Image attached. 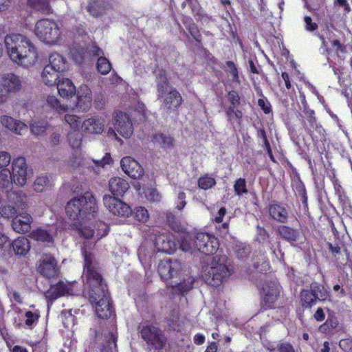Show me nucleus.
I'll return each mask as SVG.
<instances>
[{"label": "nucleus", "instance_id": "20", "mask_svg": "<svg viewBox=\"0 0 352 352\" xmlns=\"http://www.w3.org/2000/svg\"><path fill=\"white\" fill-rule=\"evenodd\" d=\"M76 92L77 95L76 106L82 111L87 110L91 107L92 102L91 89L86 85H82Z\"/></svg>", "mask_w": 352, "mask_h": 352}, {"label": "nucleus", "instance_id": "50", "mask_svg": "<svg viewBox=\"0 0 352 352\" xmlns=\"http://www.w3.org/2000/svg\"><path fill=\"white\" fill-rule=\"evenodd\" d=\"M10 162V154L7 151H0V170L6 169Z\"/></svg>", "mask_w": 352, "mask_h": 352}, {"label": "nucleus", "instance_id": "2", "mask_svg": "<svg viewBox=\"0 0 352 352\" xmlns=\"http://www.w3.org/2000/svg\"><path fill=\"white\" fill-rule=\"evenodd\" d=\"M4 44L10 58L18 65L29 68L36 63V48L25 36L10 34L5 36Z\"/></svg>", "mask_w": 352, "mask_h": 352}, {"label": "nucleus", "instance_id": "31", "mask_svg": "<svg viewBox=\"0 0 352 352\" xmlns=\"http://www.w3.org/2000/svg\"><path fill=\"white\" fill-rule=\"evenodd\" d=\"M278 232L283 239L290 242L296 241L298 237L297 230L285 226H279L278 228Z\"/></svg>", "mask_w": 352, "mask_h": 352}, {"label": "nucleus", "instance_id": "58", "mask_svg": "<svg viewBox=\"0 0 352 352\" xmlns=\"http://www.w3.org/2000/svg\"><path fill=\"white\" fill-rule=\"evenodd\" d=\"M258 104L265 113H269L271 111V106L266 98H261L258 100Z\"/></svg>", "mask_w": 352, "mask_h": 352}, {"label": "nucleus", "instance_id": "61", "mask_svg": "<svg viewBox=\"0 0 352 352\" xmlns=\"http://www.w3.org/2000/svg\"><path fill=\"white\" fill-rule=\"evenodd\" d=\"M302 298L307 303H311L316 300V298L313 294V292L310 290H305L302 293Z\"/></svg>", "mask_w": 352, "mask_h": 352}, {"label": "nucleus", "instance_id": "16", "mask_svg": "<svg viewBox=\"0 0 352 352\" xmlns=\"http://www.w3.org/2000/svg\"><path fill=\"white\" fill-rule=\"evenodd\" d=\"M120 166L124 173L133 179H138L144 175V169L131 157H124L120 161Z\"/></svg>", "mask_w": 352, "mask_h": 352}, {"label": "nucleus", "instance_id": "62", "mask_svg": "<svg viewBox=\"0 0 352 352\" xmlns=\"http://www.w3.org/2000/svg\"><path fill=\"white\" fill-rule=\"evenodd\" d=\"M98 229L97 230L96 234V236L98 239L102 238V236L107 234V226L104 223L100 222L98 224Z\"/></svg>", "mask_w": 352, "mask_h": 352}, {"label": "nucleus", "instance_id": "27", "mask_svg": "<svg viewBox=\"0 0 352 352\" xmlns=\"http://www.w3.org/2000/svg\"><path fill=\"white\" fill-rule=\"evenodd\" d=\"M58 74L59 72L47 65L41 73L42 80L46 85L52 86L56 84Z\"/></svg>", "mask_w": 352, "mask_h": 352}, {"label": "nucleus", "instance_id": "17", "mask_svg": "<svg viewBox=\"0 0 352 352\" xmlns=\"http://www.w3.org/2000/svg\"><path fill=\"white\" fill-rule=\"evenodd\" d=\"M181 263L177 261H170L164 259L160 262L158 265V272L164 280H168L176 276L180 272Z\"/></svg>", "mask_w": 352, "mask_h": 352}, {"label": "nucleus", "instance_id": "64", "mask_svg": "<svg viewBox=\"0 0 352 352\" xmlns=\"http://www.w3.org/2000/svg\"><path fill=\"white\" fill-rule=\"evenodd\" d=\"M279 352H294V347L289 343H282L278 346Z\"/></svg>", "mask_w": 352, "mask_h": 352}, {"label": "nucleus", "instance_id": "42", "mask_svg": "<svg viewBox=\"0 0 352 352\" xmlns=\"http://www.w3.org/2000/svg\"><path fill=\"white\" fill-rule=\"evenodd\" d=\"M106 341L108 344L107 347H104L102 352H116V337L112 333H108L106 337Z\"/></svg>", "mask_w": 352, "mask_h": 352}, {"label": "nucleus", "instance_id": "60", "mask_svg": "<svg viewBox=\"0 0 352 352\" xmlns=\"http://www.w3.org/2000/svg\"><path fill=\"white\" fill-rule=\"evenodd\" d=\"M111 161V157L109 153H106L105 155L100 160H94V162L98 166H104L106 164H109Z\"/></svg>", "mask_w": 352, "mask_h": 352}, {"label": "nucleus", "instance_id": "59", "mask_svg": "<svg viewBox=\"0 0 352 352\" xmlns=\"http://www.w3.org/2000/svg\"><path fill=\"white\" fill-rule=\"evenodd\" d=\"M62 316L64 317L63 324L66 327H69L74 322V316L69 311L68 314L62 312Z\"/></svg>", "mask_w": 352, "mask_h": 352}, {"label": "nucleus", "instance_id": "39", "mask_svg": "<svg viewBox=\"0 0 352 352\" xmlns=\"http://www.w3.org/2000/svg\"><path fill=\"white\" fill-rule=\"evenodd\" d=\"M133 214L135 219L141 223H146L149 219L148 211L144 207H136L134 209Z\"/></svg>", "mask_w": 352, "mask_h": 352}, {"label": "nucleus", "instance_id": "8", "mask_svg": "<svg viewBox=\"0 0 352 352\" xmlns=\"http://www.w3.org/2000/svg\"><path fill=\"white\" fill-rule=\"evenodd\" d=\"M22 85L21 78L13 73L0 76V105L6 102L9 94L19 91Z\"/></svg>", "mask_w": 352, "mask_h": 352}, {"label": "nucleus", "instance_id": "24", "mask_svg": "<svg viewBox=\"0 0 352 352\" xmlns=\"http://www.w3.org/2000/svg\"><path fill=\"white\" fill-rule=\"evenodd\" d=\"M270 217L280 223H285L288 217L287 209L280 204H272L269 206Z\"/></svg>", "mask_w": 352, "mask_h": 352}, {"label": "nucleus", "instance_id": "4", "mask_svg": "<svg viewBox=\"0 0 352 352\" xmlns=\"http://www.w3.org/2000/svg\"><path fill=\"white\" fill-rule=\"evenodd\" d=\"M219 248L217 239L211 234L199 232L195 239L186 237L182 241L181 249L183 251L198 250L205 254H214Z\"/></svg>", "mask_w": 352, "mask_h": 352}, {"label": "nucleus", "instance_id": "38", "mask_svg": "<svg viewBox=\"0 0 352 352\" xmlns=\"http://www.w3.org/2000/svg\"><path fill=\"white\" fill-rule=\"evenodd\" d=\"M10 201H12L17 208L25 207L27 201V197L24 194L13 192L9 196Z\"/></svg>", "mask_w": 352, "mask_h": 352}, {"label": "nucleus", "instance_id": "21", "mask_svg": "<svg viewBox=\"0 0 352 352\" xmlns=\"http://www.w3.org/2000/svg\"><path fill=\"white\" fill-rule=\"evenodd\" d=\"M1 122L3 126L18 135H22L24 131L28 130V126L25 124L16 120L8 116H3L1 118Z\"/></svg>", "mask_w": 352, "mask_h": 352}, {"label": "nucleus", "instance_id": "63", "mask_svg": "<svg viewBox=\"0 0 352 352\" xmlns=\"http://www.w3.org/2000/svg\"><path fill=\"white\" fill-rule=\"evenodd\" d=\"M61 142V135L60 133L54 132L50 138V145L54 146L58 145Z\"/></svg>", "mask_w": 352, "mask_h": 352}, {"label": "nucleus", "instance_id": "12", "mask_svg": "<svg viewBox=\"0 0 352 352\" xmlns=\"http://www.w3.org/2000/svg\"><path fill=\"white\" fill-rule=\"evenodd\" d=\"M76 282L60 281L45 292V296L48 300L53 301L58 298L65 295H72L74 294V286Z\"/></svg>", "mask_w": 352, "mask_h": 352}, {"label": "nucleus", "instance_id": "40", "mask_svg": "<svg viewBox=\"0 0 352 352\" xmlns=\"http://www.w3.org/2000/svg\"><path fill=\"white\" fill-rule=\"evenodd\" d=\"M12 179V171L9 169H1L0 172V187L7 188L11 184Z\"/></svg>", "mask_w": 352, "mask_h": 352}, {"label": "nucleus", "instance_id": "10", "mask_svg": "<svg viewBox=\"0 0 352 352\" xmlns=\"http://www.w3.org/2000/svg\"><path fill=\"white\" fill-rule=\"evenodd\" d=\"M140 333L142 338L148 345L154 349H162L164 345V340L160 331L151 325H142Z\"/></svg>", "mask_w": 352, "mask_h": 352}, {"label": "nucleus", "instance_id": "5", "mask_svg": "<svg viewBox=\"0 0 352 352\" xmlns=\"http://www.w3.org/2000/svg\"><path fill=\"white\" fill-rule=\"evenodd\" d=\"M231 274L228 258L225 255L212 257L206 274V281L212 286H219L223 280Z\"/></svg>", "mask_w": 352, "mask_h": 352}, {"label": "nucleus", "instance_id": "57", "mask_svg": "<svg viewBox=\"0 0 352 352\" xmlns=\"http://www.w3.org/2000/svg\"><path fill=\"white\" fill-rule=\"evenodd\" d=\"M228 100L231 102V106H234V107H236L240 103L239 94L234 91L228 93Z\"/></svg>", "mask_w": 352, "mask_h": 352}, {"label": "nucleus", "instance_id": "48", "mask_svg": "<svg viewBox=\"0 0 352 352\" xmlns=\"http://www.w3.org/2000/svg\"><path fill=\"white\" fill-rule=\"evenodd\" d=\"M226 114L230 121L240 120L243 116L242 112L240 110L235 109L234 106H230L227 109Z\"/></svg>", "mask_w": 352, "mask_h": 352}, {"label": "nucleus", "instance_id": "44", "mask_svg": "<svg viewBox=\"0 0 352 352\" xmlns=\"http://www.w3.org/2000/svg\"><path fill=\"white\" fill-rule=\"evenodd\" d=\"M234 188L236 194L237 195H241L244 193L248 192V189L246 186V182L245 179L239 178L238 179L234 185Z\"/></svg>", "mask_w": 352, "mask_h": 352}, {"label": "nucleus", "instance_id": "28", "mask_svg": "<svg viewBox=\"0 0 352 352\" xmlns=\"http://www.w3.org/2000/svg\"><path fill=\"white\" fill-rule=\"evenodd\" d=\"M107 7L104 0H91L87 6V11L94 16L102 15Z\"/></svg>", "mask_w": 352, "mask_h": 352}, {"label": "nucleus", "instance_id": "47", "mask_svg": "<svg viewBox=\"0 0 352 352\" xmlns=\"http://www.w3.org/2000/svg\"><path fill=\"white\" fill-rule=\"evenodd\" d=\"M28 4L38 10L47 11L48 10L47 0H28Z\"/></svg>", "mask_w": 352, "mask_h": 352}, {"label": "nucleus", "instance_id": "6", "mask_svg": "<svg viewBox=\"0 0 352 352\" xmlns=\"http://www.w3.org/2000/svg\"><path fill=\"white\" fill-rule=\"evenodd\" d=\"M157 87L158 97L163 100L167 108L176 109L181 105L182 98L180 94L169 85L163 71H160L157 77Z\"/></svg>", "mask_w": 352, "mask_h": 352}, {"label": "nucleus", "instance_id": "25", "mask_svg": "<svg viewBox=\"0 0 352 352\" xmlns=\"http://www.w3.org/2000/svg\"><path fill=\"white\" fill-rule=\"evenodd\" d=\"M54 228H51L49 230L43 229V228H38L34 231H32L30 236L37 241H42V242H52L54 231Z\"/></svg>", "mask_w": 352, "mask_h": 352}, {"label": "nucleus", "instance_id": "46", "mask_svg": "<svg viewBox=\"0 0 352 352\" xmlns=\"http://www.w3.org/2000/svg\"><path fill=\"white\" fill-rule=\"evenodd\" d=\"M48 127L47 123L34 122L31 124L32 133L36 135H43Z\"/></svg>", "mask_w": 352, "mask_h": 352}, {"label": "nucleus", "instance_id": "29", "mask_svg": "<svg viewBox=\"0 0 352 352\" xmlns=\"http://www.w3.org/2000/svg\"><path fill=\"white\" fill-rule=\"evenodd\" d=\"M152 141L154 144L164 148H169L173 146L174 139L166 134L157 133L153 135Z\"/></svg>", "mask_w": 352, "mask_h": 352}, {"label": "nucleus", "instance_id": "15", "mask_svg": "<svg viewBox=\"0 0 352 352\" xmlns=\"http://www.w3.org/2000/svg\"><path fill=\"white\" fill-rule=\"evenodd\" d=\"M181 242H176L175 236L171 234H161L155 240V244L158 251L172 254L178 248L181 249Z\"/></svg>", "mask_w": 352, "mask_h": 352}, {"label": "nucleus", "instance_id": "19", "mask_svg": "<svg viewBox=\"0 0 352 352\" xmlns=\"http://www.w3.org/2000/svg\"><path fill=\"white\" fill-rule=\"evenodd\" d=\"M33 221L32 217L25 212H21L13 219L12 222V229L17 233H25L30 230Z\"/></svg>", "mask_w": 352, "mask_h": 352}, {"label": "nucleus", "instance_id": "3", "mask_svg": "<svg viewBox=\"0 0 352 352\" xmlns=\"http://www.w3.org/2000/svg\"><path fill=\"white\" fill-rule=\"evenodd\" d=\"M97 210L96 199L89 192H86L80 197H74L65 206L67 217L78 223L90 220L94 217Z\"/></svg>", "mask_w": 352, "mask_h": 352}, {"label": "nucleus", "instance_id": "22", "mask_svg": "<svg viewBox=\"0 0 352 352\" xmlns=\"http://www.w3.org/2000/svg\"><path fill=\"white\" fill-rule=\"evenodd\" d=\"M109 188L113 195H122L129 189V184L124 179L115 177L109 179Z\"/></svg>", "mask_w": 352, "mask_h": 352}, {"label": "nucleus", "instance_id": "36", "mask_svg": "<svg viewBox=\"0 0 352 352\" xmlns=\"http://www.w3.org/2000/svg\"><path fill=\"white\" fill-rule=\"evenodd\" d=\"M96 66L98 71L102 75L107 74L111 69V63H109V60L104 56H100L98 58Z\"/></svg>", "mask_w": 352, "mask_h": 352}, {"label": "nucleus", "instance_id": "55", "mask_svg": "<svg viewBox=\"0 0 352 352\" xmlns=\"http://www.w3.org/2000/svg\"><path fill=\"white\" fill-rule=\"evenodd\" d=\"M304 21L305 23V30L308 32H314L318 28V24L314 23L310 16H305L304 17Z\"/></svg>", "mask_w": 352, "mask_h": 352}, {"label": "nucleus", "instance_id": "34", "mask_svg": "<svg viewBox=\"0 0 352 352\" xmlns=\"http://www.w3.org/2000/svg\"><path fill=\"white\" fill-rule=\"evenodd\" d=\"M46 104L56 111H65L67 109V105L61 104L55 96H48L46 98Z\"/></svg>", "mask_w": 352, "mask_h": 352}, {"label": "nucleus", "instance_id": "18", "mask_svg": "<svg viewBox=\"0 0 352 352\" xmlns=\"http://www.w3.org/2000/svg\"><path fill=\"white\" fill-rule=\"evenodd\" d=\"M107 121L104 116H94L87 118L82 123L84 131L92 134H100L103 132Z\"/></svg>", "mask_w": 352, "mask_h": 352}, {"label": "nucleus", "instance_id": "1", "mask_svg": "<svg viewBox=\"0 0 352 352\" xmlns=\"http://www.w3.org/2000/svg\"><path fill=\"white\" fill-rule=\"evenodd\" d=\"M85 258V286L88 289L89 301L95 307L98 317L104 318L111 316L113 310L106 285L101 275L96 270L90 253L83 250Z\"/></svg>", "mask_w": 352, "mask_h": 352}, {"label": "nucleus", "instance_id": "45", "mask_svg": "<svg viewBox=\"0 0 352 352\" xmlns=\"http://www.w3.org/2000/svg\"><path fill=\"white\" fill-rule=\"evenodd\" d=\"M146 199L151 202H159L162 196L159 192L153 188H149L145 191Z\"/></svg>", "mask_w": 352, "mask_h": 352}, {"label": "nucleus", "instance_id": "11", "mask_svg": "<svg viewBox=\"0 0 352 352\" xmlns=\"http://www.w3.org/2000/svg\"><path fill=\"white\" fill-rule=\"evenodd\" d=\"M104 205L113 214L118 217H128L131 213L130 206L114 197L104 195Z\"/></svg>", "mask_w": 352, "mask_h": 352}, {"label": "nucleus", "instance_id": "30", "mask_svg": "<svg viewBox=\"0 0 352 352\" xmlns=\"http://www.w3.org/2000/svg\"><path fill=\"white\" fill-rule=\"evenodd\" d=\"M65 59L58 53H52L49 56V64L47 65L58 72H61L65 69Z\"/></svg>", "mask_w": 352, "mask_h": 352}, {"label": "nucleus", "instance_id": "51", "mask_svg": "<svg viewBox=\"0 0 352 352\" xmlns=\"http://www.w3.org/2000/svg\"><path fill=\"white\" fill-rule=\"evenodd\" d=\"M193 283L194 278L189 277L188 279L184 280L183 282L178 284V289L182 293L187 292L192 287Z\"/></svg>", "mask_w": 352, "mask_h": 352}, {"label": "nucleus", "instance_id": "54", "mask_svg": "<svg viewBox=\"0 0 352 352\" xmlns=\"http://www.w3.org/2000/svg\"><path fill=\"white\" fill-rule=\"evenodd\" d=\"M11 246L12 243L8 237L5 234L0 235V248L3 251H7L11 249Z\"/></svg>", "mask_w": 352, "mask_h": 352}, {"label": "nucleus", "instance_id": "43", "mask_svg": "<svg viewBox=\"0 0 352 352\" xmlns=\"http://www.w3.org/2000/svg\"><path fill=\"white\" fill-rule=\"evenodd\" d=\"M65 121L74 130H78L81 124L80 118L76 115L67 114L65 116Z\"/></svg>", "mask_w": 352, "mask_h": 352}, {"label": "nucleus", "instance_id": "53", "mask_svg": "<svg viewBox=\"0 0 352 352\" xmlns=\"http://www.w3.org/2000/svg\"><path fill=\"white\" fill-rule=\"evenodd\" d=\"M278 296H276V292H274L272 295H269V296H263V306L266 308L274 307L278 299Z\"/></svg>", "mask_w": 352, "mask_h": 352}, {"label": "nucleus", "instance_id": "37", "mask_svg": "<svg viewBox=\"0 0 352 352\" xmlns=\"http://www.w3.org/2000/svg\"><path fill=\"white\" fill-rule=\"evenodd\" d=\"M216 184V180L210 175L206 174L201 176L198 180L199 187L204 190L212 188Z\"/></svg>", "mask_w": 352, "mask_h": 352}, {"label": "nucleus", "instance_id": "41", "mask_svg": "<svg viewBox=\"0 0 352 352\" xmlns=\"http://www.w3.org/2000/svg\"><path fill=\"white\" fill-rule=\"evenodd\" d=\"M276 292V296L279 295V286L275 282H270L265 285L263 287V296H269V295L274 294Z\"/></svg>", "mask_w": 352, "mask_h": 352}, {"label": "nucleus", "instance_id": "56", "mask_svg": "<svg viewBox=\"0 0 352 352\" xmlns=\"http://www.w3.org/2000/svg\"><path fill=\"white\" fill-rule=\"evenodd\" d=\"M25 324L30 327L34 323L36 320H38V316L36 314L32 313V311H27L25 313Z\"/></svg>", "mask_w": 352, "mask_h": 352}, {"label": "nucleus", "instance_id": "35", "mask_svg": "<svg viewBox=\"0 0 352 352\" xmlns=\"http://www.w3.org/2000/svg\"><path fill=\"white\" fill-rule=\"evenodd\" d=\"M311 291L313 292L316 299H318L319 300H324L329 296L328 292L324 287L319 285L317 283L311 285Z\"/></svg>", "mask_w": 352, "mask_h": 352}, {"label": "nucleus", "instance_id": "33", "mask_svg": "<svg viewBox=\"0 0 352 352\" xmlns=\"http://www.w3.org/2000/svg\"><path fill=\"white\" fill-rule=\"evenodd\" d=\"M49 186V178L47 175H41L37 177L33 184L32 188L36 192H42Z\"/></svg>", "mask_w": 352, "mask_h": 352}, {"label": "nucleus", "instance_id": "9", "mask_svg": "<svg viewBox=\"0 0 352 352\" xmlns=\"http://www.w3.org/2000/svg\"><path fill=\"white\" fill-rule=\"evenodd\" d=\"M33 170L28 167L23 157L14 158L12 162V175L15 184L23 186L28 179L33 176Z\"/></svg>", "mask_w": 352, "mask_h": 352}, {"label": "nucleus", "instance_id": "26", "mask_svg": "<svg viewBox=\"0 0 352 352\" xmlns=\"http://www.w3.org/2000/svg\"><path fill=\"white\" fill-rule=\"evenodd\" d=\"M30 242L28 239L24 236L17 238L12 242L11 248L13 249L16 255H25L30 250Z\"/></svg>", "mask_w": 352, "mask_h": 352}, {"label": "nucleus", "instance_id": "23", "mask_svg": "<svg viewBox=\"0 0 352 352\" xmlns=\"http://www.w3.org/2000/svg\"><path fill=\"white\" fill-rule=\"evenodd\" d=\"M59 95L64 98H70L76 94V87L69 78H63L57 84Z\"/></svg>", "mask_w": 352, "mask_h": 352}, {"label": "nucleus", "instance_id": "49", "mask_svg": "<svg viewBox=\"0 0 352 352\" xmlns=\"http://www.w3.org/2000/svg\"><path fill=\"white\" fill-rule=\"evenodd\" d=\"M16 210L14 207L10 206H2L0 207V214L4 218H11L15 216Z\"/></svg>", "mask_w": 352, "mask_h": 352}, {"label": "nucleus", "instance_id": "52", "mask_svg": "<svg viewBox=\"0 0 352 352\" xmlns=\"http://www.w3.org/2000/svg\"><path fill=\"white\" fill-rule=\"evenodd\" d=\"M227 67H228V71L230 73V76L232 78V80L239 83V77L238 74V71L236 67H235V65L232 61H228L226 63Z\"/></svg>", "mask_w": 352, "mask_h": 352}, {"label": "nucleus", "instance_id": "7", "mask_svg": "<svg viewBox=\"0 0 352 352\" xmlns=\"http://www.w3.org/2000/svg\"><path fill=\"white\" fill-rule=\"evenodd\" d=\"M34 34L42 42L47 45L57 43L60 39V30L54 20L41 19L36 22Z\"/></svg>", "mask_w": 352, "mask_h": 352}, {"label": "nucleus", "instance_id": "32", "mask_svg": "<svg viewBox=\"0 0 352 352\" xmlns=\"http://www.w3.org/2000/svg\"><path fill=\"white\" fill-rule=\"evenodd\" d=\"M67 140L72 149H78L82 144V135L78 130L72 131L68 133Z\"/></svg>", "mask_w": 352, "mask_h": 352}, {"label": "nucleus", "instance_id": "14", "mask_svg": "<svg viewBox=\"0 0 352 352\" xmlns=\"http://www.w3.org/2000/svg\"><path fill=\"white\" fill-rule=\"evenodd\" d=\"M37 271L46 278L56 277L59 272L56 260L50 254L44 255L39 261Z\"/></svg>", "mask_w": 352, "mask_h": 352}, {"label": "nucleus", "instance_id": "13", "mask_svg": "<svg viewBox=\"0 0 352 352\" xmlns=\"http://www.w3.org/2000/svg\"><path fill=\"white\" fill-rule=\"evenodd\" d=\"M113 124L115 130L124 138H130L133 133V124L126 113L122 111L116 113Z\"/></svg>", "mask_w": 352, "mask_h": 352}]
</instances>
